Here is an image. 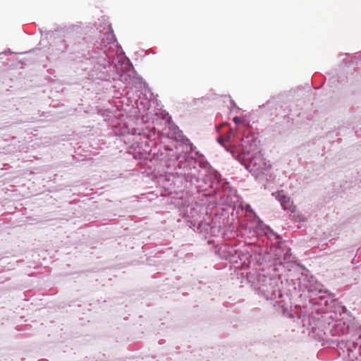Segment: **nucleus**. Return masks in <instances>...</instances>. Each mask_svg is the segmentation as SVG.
<instances>
[{
	"mask_svg": "<svg viewBox=\"0 0 361 361\" xmlns=\"http://www.w3.org/2000/svg\"><path fill=\"white\" fill-rule=\"evenodd\" d=\"M274 195L280 202L285 211L290 213H295L296 212V206L294 204L293 201L291 200L290 197L286 196L283 191L277 192Z\"/></svg>",
	"mask_w": 361,
	"mask_h": 361,
	"instance_id": "obj_1",
	"label": "nucleus"
},
{
	"mask_svg": "<svg viewBox=\"0 0 361 361\" xmlns=\"http://www.w3.org/2000/svg\"><path fill=\"white\" fill-rule=\"evenodd\" d=\"M345 353L349 361H357L360 355V348L354 343H350L346 349Z\"/></svg>",
	"mask_w": 361,
	"mask_h": 361,
	"instance_id": "obj_2",
	"label": "nucleus"
},
{
	"mask_svg": "<svg viewBox=\"0 0 361 361\" xmlns=\"http://www.w3.org/2000/svg\"><path fill=\"white\" fill-rule=\"evenodd\" d=\"M194 151L193 145L190 141L182 136V152L185 154H191Z\"/></svg>",
	"mask_w": 361,
	"mask_h": 361,
	"instance_id": "obj_3",
	"label": "nucleus"
},
{
	"mask_svg": "<svg viewBox=\"0 0 361 361\" xmlns=\"http://www.w3.org/2000/svg\"><path fill=\"white\" fill-rule=\"evenodd\" d=\"M197 169L195 167H193L191 172H185L184 176L186 179H190V181L192 182L194 180H197Z\"/></svg>",
	"mask_w": 361,
	"mask_h": 361,
	"instance_id": "obj_4",
	"label": "nucleus"
},
{
	"mask_svg": "<svg viewBox=\"0 0 361 361\" xmlns=\"http://www.w3.org/2000/svg\"><path fill=\"white\" fill-rule=\"evenodd\" d=\"M247 216L253 218L252 224H257V226H259V224L261 222L259 219L255 215V214L252 210L247 209Z\"/></svg>",
	"mask_w": 361,
	"mask_h": 361,
	"instance_id": "obj_5",
	"label": "nucleus"
},
{
	"mask_svg": "<svg viewBox=\"0 0 361 361\" xmlns=\"http://www.w3.org/2000/svg\"><path fill=\"white\" fill-rule=\"evenodd\" d=\"M233 120L236 124H240L243 128L247 127V126L245 124H244L243 121L241 120L240 118L235 116L233 118Z\"/></svg>",
	"mask_w": 361,
	"mask_h": 361,
	"instance_id": "obj_6",
	"label": "nucleus"
},
{
	"mask_svg": "<svg viewBox=\"0 0 361 361\" xmlns=\"http://www.w3.org/2000/svg\"><path fill=\"white\" fill-rule=\"evenodd\" d=\"M242 133V130H241V126H238L235 130H234V134H235V136H238V134L241 133Z\"/></svg>",
	"mask_w": 361,
	"mask_h": 361,
	"instance_id": "obj_7",
	"label": "nucleus"
},
{
	"mask_svg": "<svg viewBox=\"0 0 361 361\" xmlns=\"http://www.w3.org/2000/svg\"><path fill=\"white\" fill-rule=\"evenodd\" d=\"M265 228L267 229V231H268V232H269V233H271V234L274 235L276 236V239H279V236L278 235H276V233H274V232L270 229V227H265Z\"/></svg>",
	"mask_w": 361,
	"mask_h": 361,
	"instance_id": "obj_8",
	"label": "nucleus"
},
{
	"mask_svg": "<svg viewBox=\"0 0 361 361\" xmlns=\"http://www.w3.org/2000/svg\"><path fill=\"white\" fill-rule=\"evenodd\" d=\"M257 158L256 157H254L252 158L251 160H250V164L252 165H253L254 166H256L257 163H256V160H257Z\"/></svg>",
	"mask_w": 361,
	"mask_h": 361,
	"instance_id": "obj_9",
	"label": "nucleus"
},
{
	"mask_svg": "<svg viewBox=\"0 0 361 361\" xmlns=\"http://www.w3.org/2000/svg\"><path fill=\"white\" fill-rule=\"evenodd\" d=\"M232 133H233V130H232V129H231V130H230V132H229V134H231V135Z\"/></svg>",
	"mask_w": 361,
	"mask_h": 361,
	"instance_id": "obj_10",
	"label": "nucleus"
},
{
	"mask_svg": "<svg viewBox=\"0 0 361 361\" xmlns=\"http://www.w3.org/2000/svg\"><path fill=\"white\" fill-rule=\"evenodd\" d=\"M258 159H259L260 160H262V158L260 156H259Z\"/></svg>",
	"mask_w": 361,
	"mask_h": 361,
	"instance_id": "obj_11",
	"label": "nucleus"
}]
</instances>
